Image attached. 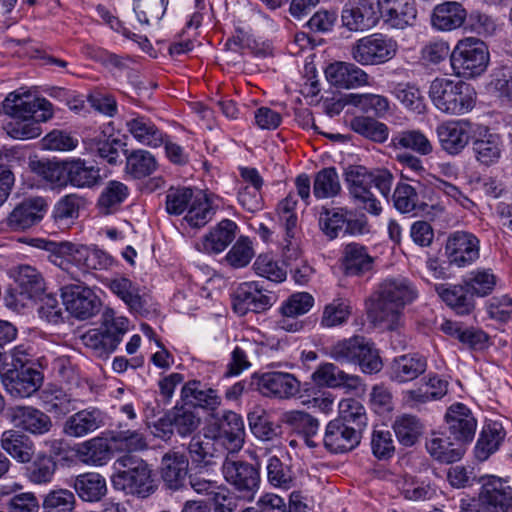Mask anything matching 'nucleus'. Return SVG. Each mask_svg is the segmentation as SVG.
<instances>
[{
  "label": "nucleus",
  "instance_id": "1",
  "mask_svg": "<svg viewBox=\"0 0 512 512\" xmlns=\"http://www.w3.org/2000/svg\"><path fill=\"white\" fill-rule=\"evenodd\" d=\"M417 297L418 291L409 279L385 278L369 298L368 316L387 330H398L403 325L405 307Z\"/></svg>",
  "mask_w": 512,
  "mask_h": 512
},
{
  "label": "nucleus",
  "instance_id": "2",
  "mask_svg": "<svg viewBox=\"0 0 512 512\" xmlns=\"http://www.w3.org/2000/svg\"><path fill=\"white\" fill-rule=\"evenodd\" d=\"M3 108L13 118L5 125L7 134L20 140L38 137L41 134L39 122H45L53 115L52 104L45 98L14 95L13 99H5Z\"/></svg>",
  "mask_w": 512,
  "mask_h": 512
},
{
  "label": "nucleus",
  "instance_id": "3",
  "mask_svg": "<svg viewBox=\"0 0 512 512\" xmlns=\"http://www.w3.org/2000/svg\"><path fill=\"white\" fill-rule=\"evenodd\" d=\"M116 463L123 470H119L111 477V483L115 490L140 499H146L156 492L157 481L150 465L145 460L132 455H124L119 457Z\"/></svg>",
  "mask_w": 512,
  "mask_h": 512
},
{
  "label": "nucleus",
  "instance_id": "4",
  "mask_svg": "<svg viewBox=\"0 0 512 512\" xmlns=\"http://www.w3.org/2000/svg\"><path fill=\"white\" fill-rule=\"evenodd\" d=\"M428 94L436 109L448 115H463L471 111L477 99L471 84L444 77H437L430 83Z\"/></svg>",
  "mask_w": 512,
  "mask_h": 512
},
{
  "label": "nucleus",
  "instance_id": "5",
  "mask_svg": "<svg viewBox=\"0 0 512 512\" xmlns=\"http://www.w3.org/2000/svg\"><path fill=\"white\" fill-rule=\"evenodd\" d=\"M25 356V352L16 347L10 368L1 373L2 384L13 398H28L37 392L43 383L42 372L25 359Z\"/></svg>",
  "mask_w": 512,
  "mask_h": 512
},
{
  "label": "nucleus",
  "instance_id": "6",
  "mask_svg": "<svg viewBox=\"0 0 512 512\" xmlns=\"http://www.w3.org/2000/svg\"><path fill=\"white\" fill-rule=\"evenodd\" d=\"M329 355L341 364H357L367 374L378 373L383 367L373 343L359 335L337 341L330 347Z\"/></svg>",
  "mask_w": 512,
  "mask_h": 512
},
{
  "label": "nucleus",
  "instance_id": "7",
  "mask_svg": "<svg viewBox=\"0 0 512 512\" xmlns=\"http://www.w3.org/2000/svg\"><path fill=\"white\" fill-rule=\"evenodd\" d=\"M487 45L476 37L457 42L450 54V65L457 77L472 79L482 75L489 64Z\"/></svg>",
  "mask_w": 512,
  "mask_h": 512
},
{
  "label": "nucleus",
  "instance_id": "8",
  "mask_svg": "<svg viewBox=\"0 0 512 512\" xmlns=\"http://www.w3.org/2000/svg\"><path fill=\"white\" fill-rule=\"evenodd\" d=\"M128 324L126 317L116 316L113 310L108 309L103 314L102 327L87 331L82 336V341L96 357L106 358L122 341L128 331Z\"/></svg>",
  "mask_w": 512,
  "mask_h": 512
},
{
  "label": "nucleus",
  "instance_id": "9",
  "mask_svg": "<svg viewBox=\"0 0 512 512\" xmlns=\"http://www.w3.org/2000/svg\"><path fill=\"white\" fill-rule=\"evenodd\" d=\"M226 482L237 492L238 497L252 501L260 487L259 467L245 460L227 455L222 463Z\"/></svg>",
  "mask_w": 512,
  "mask_h": 512
},
{
  "label": "nucleus",
  "instance_id": "10",
  "mask_svg": "<svg viewBox=\"0 0 512 512\" xmlns=\"http://www.w3.org/2000/svg\"><path fill=\"white\" fill-rule=\"evenodd\" d=\"M398 51L396 40L382 33L358 39L352 46L353 59L361 65H379L395 57Z\"/></svg>",
  "mask_w": 512,
  "mask_h": 512
},
{
  "label": "nucleus",
  "instance_id": "11",
  "mask_svg": "<svg viewBox=\"0 0 512 512\" xmlns=\"http://www.w3.org/2000/svg\"><path fill=\"white\" fill-rule=\"evenodd\" d=\"M213 419V422L209 423L206 428L229 454L240 451L245 439L242 417L234 411L227 410L213 415Z\"/></svg>",
  "mask_w": 512,
  "mask_h": 512
},
{
  "label": "nucleus",
  "instance_id": "12",
  "mask_svg": "<svg viewBox=\"0 0 512 512\" xmlns=\"http://www.w3.org/2000/svg\"><path fill=\"white\" fill-rule=\"evenodd\" d=\"M61 296L66 310L80 320L95 316L102 306L96 293L82 284L64 285L61 288Z\"/></svg>",
  "mask_w": 512,
  "mask_h": 512
},
{
  "label": "nucleus",
  "instance_id": "13",
  "mask_svg": "<svg viewBox=\"0 0 512 512\" xmlns=\"http://www.w3.org/2000/svg\"><path fill=\"white\" fill-rule=\"evenodd\" d=\"M345 181L355 203L373 215L382 211L380 202L371 192V177L369 170L364 166H349L345 170Z\"/></svg>",
  "mask_w": 512,
  "mask_h": 512
},
{
  "label": "nucleus",
  "instance_id": "14",
  "mask_svg": "<svg viewBox=\"0 0 512 512\" xmlns=\"http://www.w3.org/2000/svg\"><path fill=\"white\" fill-rule=\"evenodd\" d=\"M445 256L450 265L469 266L480 256V241L470 232L456 231L446 240Z\"/></svg>",
  "mask_w": 512,
  "mask_h": 512
},
{
  "label": "nucleus",
  "instance_id": "15",
  "mask_svg": "<svg viewBox=\"0 0 512 512\" xmlns=\"http://www.w3.org/2000/svg\"><path fill=\"white\" fill-rule=\"evenodd\" d=\"M51 249L69 254L71 261L84 271L106 270L113 265V258L95 247L64 241L61 244H52Z\"/></svg>",
  "mask_w": 512,
  "mask_h": 512
},
{
  "label": "nucleus",
  "instance_id": "16",
  "mask_svg": "<svg viewBox=\"0 0 512 512\" xmlns=\"http://www.w3.org/2000/svg\"><path fill=\"white\" fill-rule=\"evenodd\" d=\"M362 432L341 419L330 420L323 436V446L331 454H343L354 450L361 442Z\"/></svg>",
  "mask_w": 512,
  "mask_h": 512
},
{
  "label": "nucleus",
  "instance_id": "17",
  "mask_svg": "<svg viewBox=\"0 0 512 512\" xmlns=\"http://www.w3.org/2000/svg\"><path fill=\"white\" fill-rule=\"evenodd\" d=\"M48 210V203L43 197L24 199L8 214L6 226L14 232L30 229L39 224Z\"/></svg>",
  "mask_w": 512,
  "mask_h": 512
},
{
  "label": "nucleus",
  "instance_id": "18",
  "mask_svg": "<svg viewBox=\"0 0 512 512\" xmlns=\"http://www.w3.org/2000/svg\"><path fill=\"white\" fill-rule=\"evenodd\" d=\"M341 20L350 31H365L379 21V7L375 0H348L344 5Z\"/></svg>",
  "mask_w": 512,
  "mask_h": 512
},
{
  "label": "nucleus",
  "instance_id": "19",
  "mask_svg": "<svg viewBox=\"0 0 512 512\" xmlns=\"http://www.w3.org/2000/svg\"><path fill=\"white\" fill-rule=\"evenodd\" d=\"M275 301L271 293H265L259 282H245L237 288L233 308L239 315H245L248 312L260 313L269 309Z\"/></svg>",
  "mask_w": 512,
  "mask_h": 512
},
{
  "label": "nucleus",
  "instance_id": "20",
  "mask_svg": "<svg viewBox=\"0 0 512 512\" xmlns=\"http://www.w3.org/2000/svg\"><path fill=\"white\" fill-rule=\"evenodd\" d=\"M479 481H482L479 501L489 512H512V488L504 480L486 475Z\"/></svg>",
  "mask_w": 512,
  "mask_h": 512
},
{
  "label": "nucleus",
  "instance_id": "21",
  "mask_svg": "<svg viewBox=\"0 0 512 512\" xmlns=\"http://www.w3.org/2000/svg\"><path fill=\"white\" fill-rule=\"evenodd\" d=\"M254 379L257 390L266 397L290 399L300 392V381L290 373L266 372Z\"/></svg>",
  "mask_w": 512,
  "mask_h": 512
},
{
  "label": "nucleus",
  "instance_id": "22",
  "mask_svg": "<svg viewBox=\"0 0 512 512\" xmlns=\"http://www.w3.org/2000/svg\"><path fill=\"white\" fill-rule=\"evenodd\" d=\"M447 431L462 445L471 442L475 436L477 420L471 410L462 403L452 404L445 414Z\"/></svg>",
  "mask_w": 512,
  "mask_h": 512
},
{
  "label": "nucleus",
  "instance_id": "23",
  "mask_svg": "<svg viewBox=\"0 0 512 512\" xmlns=\"http://www.w3.org/2000/svg\"><path fill=\"white\" fill-rule=\"evenodd\" d=\"M471 123L468 120L446 121L438 125L436 134L441 148L449 155L460 154L470 141Z\"/></svg>",
  "mask_w": 512,
  "mask_h": 512
},
{
  "label": "nucleus",
  "instance_id": "24",
  "mask_svg": "<svg viewBox=\"0 0 512 512\" xmlns=\"http://www.w3.org/2000/svg\"><path fill=\"white\" fill-rule=\"evenodd\" d=\"M187 449L192 464L200 468L214 465L215 460L226 451L206 427L203 435L191 438Z\"/></svg>",
  "mask_w": 512,
  "mask_h": 512
},
{
  "label": "nucleus",
  "instance_id": "25",
  "mask_svg": "<svg viewBox=\"0 0 512 512\" xmlns=\"http://www.w3.org/2000/svg\"><path fill=\"white\" fill-rule=\"evenodd\" d=\"M110 130H113L112 122H109L102 130L94 131L93 134L85 137L83 143L90 153L114 165L118 162L119 149L123 143L109 134Z\"/></svg>",
  "mask_w": 512,
  "mask_h": 512
},
{
  "label": "nucleus",
  "instance_id": "26",
  "mask_svg": "<svg viewBox=\"0 0 512 512\" xmlns=\"http://www.w3.org/2000/svg\"><path fill=\"white\" fill-rule=\"evenodd\" d=\"M380 13L393 28L414 25L417 17L415 0H378Z\"/></svg>",
  "mask_w": 512,
  "mask_h": 512
},
{
  "label": "nucleus",
  "instance_id": "27",
  "mask_svg": "<svg viewBox=\"0 0 512 512\" xmlns=\"http://www.w3.org/2000/svg\"><path fill=\"white\" fill-rule=\"evenodd\" d=\"M105 424L104 413L95 407H89L71 415L64 423L63 431L70 437H84L95 432Z\"/></svg>",
  "mask_w": 512,
  "mask_h": 512
},
{
  "label": "nucleus",
  "instance_id": "28",
  "mask_svg": "<svg viewBox=\"0 0 512 512\" xmlns=\"http://www.w3.org/2000/svg\"><path fill=\"white\" fill-rule=\"evenodd\" d=\"M472 151L480 165L489 167L498 163L503 152L501 136L485 127L483 132L473 138Z\"/></svg>",
  "mask_w": 512,
  "mask_h": 512
},
{
  "label": "nucleus",
  "instance_id": "29",
  "mask_svg": "<svg viewBox=\"0 0 512 512\" xmlns=\"http://www.w3.org/2000/svg\"><path fill=\"white\" fill-rule=\"evenodd\" d=\"M325 76L328 82L338 88H354L368 83L369 76L353 63L335 62L327 66Z\"/></svg>",
  "mask_w": 512,
  "mask_h": 512
},
{
  "label": "nucleus",
  "instance_id": "30",
  "mask_svg": "<svg viewBox=\"0 0 512 512\" xmlns=\"http://www.w3.org/2000/svg\"><path fill=\"white\" fill-rule=\"evenodd\" d=\"M14 425L34 435H42L50 431L52 421L41 410L32 406H15L11 410Z\"/></svg>",
  "mask_w": 512,
  "mask_h": 512
},
{
  "label": "nucleus",
  "instance_id": "31",
  "mask_svg": "<svg viewBox=\"0 0 512 512\" xmlns=\"http://www.w3.org/2000/svg\"><path fill=\"white\" fill-rule=\"evenodd\" d=\"M127 131L140 144L151 148H158L165 142V134L148 117L133 114L126 120Z\"/></svg>",
  "mask_w": 512,
  "mask_h": 512
},
{
  "label": "nucleus",
  "instance_id": "32",
  "mask_svg": "<svg viewBox=\"0 0 512 512\" xmlns=\"http://www.w3.org/2000/svg\"><path fill=\"white\" fill-rule=\"evenodd\" d=\"M428 453L442 463H453L460 460L465 452L464 445L445 433H433L426 442Z\"/></svg>",
  "mask_w": 512,
  "mask_h": 512
},
{
  "label": "nucleus",
  "instance_id": "33",
  "mask_svg": "<svg viewBox=\"0 0 512 512\" xmlns=\"http://www.w3.org/2000/svg\"><path fill=\"white\" fill-rule=\"evenodd\" d=\"M427 369L424 356L413 353L396 357L390 366V378L398 383H406L418 378Z\"/></svg>",
  "mask_w": 512,
  "mask_h": 512
},
{
  "label": "nucleus",
  "instance_id": "34",
  "mask_svg": "<svg viewBox=\"0 0 512 512\" xmlns=\"http://www.w3.org/2000/svg\"><path fill=\"white\" fill-rule=\"evenodd\" d=\"M466 18L467 12L461 3L447 1L433 9L431 23L439 31H452L461 27Z\"/></svg>",
  "mask_w": 512,
  "mask_h": 512
},
{
  "label": "nucleus",
  "instance_id": "35",
  "mask_svg": "<svg viewBox=\"0 0 512 512\" xmlns=\"http://www.w3.org/2000/svg\"><path fill=\"white\" fill-rule=\"evenodd\" d=\"M161 477L169 489H179L187 476L188 459L180 452L169 451L162 457Z\"/></svg>",
  "mask_w": 512,
  "mask_h": 512
},
{
  "label": "nucleus",
  "instance_id": "36",
  "mask_svg": "<svg viewBox=\"0 0 512 512\" xmlns=\"http://www.w3.org/2000/svg\"><path fill=\"white\" fill-rule=\"evenodd\" d=\"M374 258L368 248L360 243L351 242L344 247L342 265L349 276H360L372 270Z\"/></svg>",
  "mask_w": 512,
  "mask_h": 512
},
{
  "label": "nucleus",
  "instance_id": "37",
  "mask_svg": "<svg viewBox=\"0 0 512 512\" xmlns=\"http://www.w3.org/2000/svg\"><path fill=\"white\" fill-rule=\"evenodd\" d=\"M181 399L185 405L210 411H215L221 403V399L214 389L206 388L197 380H191L184 384L181 389Z\"/></svg>",
  "mask_w": 512,
  "mask_h": 512
},
{
  "label": "nucleus",
  "instance_id": "38",
  "mask_svg": "<svg viewBox=\"0 0 512 512\" xmlns=\"http://www.w3.org/2000/svg\"><path fill=\"white\" fill-rule=\"evenodd\" d=\"M313 381L320 386L331 388L345 387L349 390H357L360 386V378L345 373L333 363L321 364L312 374Z\"/></svg>",
  "mask_w": 512,
  "mask_h": 512
},
{
  "label": "nucleus",
  "instance_id": "39",
  "mask_svg": "<svg viewBox=\"0 0 512 512\" xmlns=\"http://www.w3.org/2000/svg\"><path fill=\"white\" fill-rule=\"evenodd\" d=\"M238 226L230 219H223L202 239V249L207 253L223 252L236 238Z\"/></svg>",
  "mask_w": 512,
  "mask_h": 512
},
{
  "label": "nucleus",
  "instance_id": "40",
  "mask_svg": "<svg viewBox=\"0 0 512 512\" xmlns=\"http://www.w3.org/2000/svg\"><path fill=\"white\" fill-rule=\"evenodd\" d=\"M1 448L19 463H28L34 454V444L25 434L17 430H6L0 438Z\"/></svg>",
  "mask_w": 512,
  "mask_h": 512
},
{
  "label": "nucleus",
  "instance_id": "41",
  "mask_svg": "<svg viewBox=\"0 0 512 512\" xmlns=\"http://www.w3.org/2000/svg\"><path fill=\"white\" fill-rule=\"evenodd\" d=\"M75 453L81 462L91 466H103L112 457L108 439L99 436L78 444Z\"/></svg>",
  "mask_w": 512,
  "mask_h": 512
},
{
  "label": "nucleus",
  "instance_id": "42",
  "mask_svg": "<svg viewBox=\"0 0 512 512\" xmlns=\"http://www.w3.org/2000/svg\"><path fill=\"white\" fill-rule=\"evenodd\" d=\"M435 291L439 297L459 315H467L474 310V298L464 284H438L435 286Z\"/></svg>",
  "mask_w": 512,
  "mask_h": 512
},
{
  "label": "nucleus",
  "instance_id": "43",
  "mask_svg": "<svg viewBox=\"0 0 512 512\" xmlns=\"http://www.w3.org/2000/svg\"><path fill=\"white\" fill-rule=\"evenodd\" d=\"M73 488L77 495L86 502H98L107 493L105 478L95 472L78 475L74 480Z\"/></svg>",
  "mask_w": 512,
  "mask_h": 512
},
{
  "label": "nucleus",
  "instance_id": "44",
  "mask_svg": "<svg viewBox=\"0 0 512 512\" xmlns=\"http://www.w3.org/2000/svg\"><path fill=\"white\" fill-rule=\"evenodd\" d=\"M106 286L119 297L131 311L139 312L144 308V302L138 287L127 277L116 276L107 279Z\"/></svg>",
  "mask_w": 512,
  "mask_h": 512
},
{
  "label": "nucleus",
  "instance_id": "45",
  "mask_svg": "<svg viewBox=\"0 0 512 512\" xmlns=\"http://www.w3.org/2000/svg\"><path fill=\"white\" fill-rule=\"evenodd\" d=\"M505 430L501 424L492 422L486 424L475 446V455L478 460L485 461L488 457L498 450L500 444L505 438Z\"/></svg>",
  "mask_w": 512,
  "mask_h": 512
},
{
  "label": "nucleus",
  "instance_id": "46",
  "mask_svg": "<svg viewBox=\"0 0 512 512\" xmlns=\"http://www.w3.org/2000/svg\"><path fill=\"white\" fill-rule=\"evenodd\" d=\"M43 408L55 415H65L74 409L73 399L64 389L47 385L39 395Z\"/></svg>",
  "mask_w": 512,
  "mask_h": 512
},
{
  "label": "nucleus",
  "instance_id": "47",
  "mask_svg": "<svg viewBox=\"0 0 512 512\" xmlns=\"http://www.w3.org/2000/svg\"><path fill=\"white\" fill-rule=\"evenodd\" d=\"M391 146L395 149L412 150L420 155H429L433 145L420 130H404L391 137Z\"/></svg>",
  "mask_w": 512,
  "mask_h": 512
},
{
  "label": "nucleus",
  "instance_id": "48",
  "mask_svg": "<svg viewBox=\"0 0 512 512\" xmlns=\"http://www.w3.org/2000/svg\"><path fill=\"white\" fill-rule=\"evenodd\" d=\"M25 468L27 479L37 485L48 484L52 481L57 469V462L45 453H39Z\"/></svg>",
  "mask_w": 512,
  "mask_h": 512
},
{
  "label": "nucleus",
  "instance_id": "49",
  "mask_svg": "<svg viewBox=\"0 0 512 512\" xmlns=\"http://www.w3.org/2000/svg\"><path fill=\"white\" fill-rule=\"evenodd\" d=\"M169 424L179 436L185 438L198 430L201 418L191 407L175 406L169 413Z\"/></svg>",
  "mask_w": 512,
  "mask_h": 512
},
{
  "label": "nucleus",
  "instance_id": "50",
  "mask_svg": "<svg viewBox=\"0 0 512 512\" xmlns=\"http://www.w3.org/2000/svg\"><path fill=\"white\" fill-rule=\"evenodd\" d=\"M20 157L13 149L0 151V206L7 200L14 186L13 169L19 165Z\"/></svg>",
  "mask_w": 512,
  "mask_h": 512
},
{
  "label": "nucleus",
  "instance_id": "51",
  "mask_svg": "<svg viewBox=\"0 0 512 512\" xmlns=\"http://www.w3.org/2000/svg\"><path fill=\"white\" fill-rule=\"evenodd\" d=\"M349 126L355 133L376 143H384L389 137L388 126L372 117L355 116Z\"/></svg>",
  "mask_w": 512,
  "mask_h": 512
},
{
  "label": "nucleus",
  "instance_id": "52",
  "mask_svg": "<svg viewBox=\"0 0 512 512\" xmlns=\"http://www.w3.org/2000/svg\"><path fill=\"white\" fill-rule=\"evenodd\" d=\"M66 171L69 183L78 188H90L101 179L99 169L94 166H88L81 159L68 162Z\"/></svg>",
  "mask_w": 512,
  "mask_h": 512
},
{
  "label": "nucleus",
  "instance_id": "53",
  "mask_svg": "<svg viewBox=\"0 0 512 512\" xmlns=\"http://www.w3.org/2000/svg\"><path fill=\"white\" fill-rule=\"evenodd\" d=\"M15 281L20 293L31 299L40 296L45 290V281L41 273L30 265H20L17 268Z\"/></svg>",
  "mask_w": 512,
  "mask_h": 512
},
{
  "label": "nucleus",
  "instance_id": "54",
  "mask_svg": "<svg viewBox=\"0 0 512 512\" xmlns=\"http://www.w3.org/2000/svg\"><path fill=\"white\" fill-rule=\"evenodd\" d=\"M86 206L84 197L72 193L61 197L54 205L52 218L57 224H67L79 217V212Z\"/></svg>",
  "mask_w": 512,
  "mask_h": 512
},
{
  "label": "nucleus",
  "instance_id": "55",
  "mask_svg": "<svg viewBox=\"0 0 512 512\" xmlns=\"http://www.w3.org/2000/svg\"><path fill=\"white\" fill-rule=\"evenodd\" d=\"M128 196V188L119 181H109L102 190L97 206L104 215L116 212Z\"/></svg>",
  "mask_w": 512,
  "mask_h": 512
},
{
  "label": "nucleus",
  "instance_id": "56",
  "mask_svg": "<svg viewBox=\"0 0 512 512\" xmlns=\"http://www.w3.org/2000/svg\"><path fill=\"white\" fill-rule=\"evenodd\" d=\"M215 210L208 197L198 191L191 201L184 220L193 228L204 227L214 216Z\"/></svg>",
  "mask_w": 512,
  "mask_h": 512
},
{
  "label": "nucleus",
  "instance_id": "57",
  "mask_svg": "<svg viewBox=\"0 0 512 512\" xmlns=\"http://www.w3.org/2000/svg\"><path fill=\"white\" fill-rule=\"evenodd\" d=\"M110 440L129 452L143 451L148 448L144 433L140 429H130L125 423H119L111 432Z\"/></svg>",
  "mask_w": 512,
  "mask_h": 512
},
{
  "label": "nucleus",
  "instance_id": "58",
  "mask_svg": "<svg viewBox=\"0 0 512 512\" xmlns=\"http://www.w3.org/2000/svg\"><path fill=\"white\" fill-rule=\"evenodd\" d=\"M395 435L403 446H413L423 432L421 421L414 415L403 414L396 417L393 423Z\"/></svg>",
  "mask_w": 512,
  "mask_h": 512
},
{
  "label": "nucleus",
  "instance_id": "59",
  "mask_svg": "<svg viewBox=\"0 0 512 512\" xmlns=\"http://www.w3.org/2000/svg\"><path fill=\"white\" fill-rule=\"evenodd\" d=\"M497 278L490 269H476L468 273L463 279L469 293L478 297H485L492 293L496 286Z\"/></svg>",
  "mask_w": 512,
  "mask_h": 512
},
{
  "label": "nucleus",
  "instance_id": "60",
  "mask_svg": "<svg viewBox=\"0 0 512 512\" xmlns=\"http://www.w3.org/2000/svg\"><path fill=\"white\" fill-rule=\"evenodd\" d=\"M126 154V171L136 179L152 174L157 167L155 157L148 151L138 149Z\"/></svg>",
  "mask_w": 512,
  "mask_h": 512
},
{
  "label": "nucleus",
  "instance_id": "61",
  "mask_svg": "<svg viewBox=\"0 0 512 512\" xmlns=\"http://www.w3.org/2000/svg\"><path fill=\"white\" fill-rule=\"evenodd\" d=\"M341 184L334 167L323 168L314 177L313 194L317 199L332 198L339 194Z\"/></svg>",
  "mask_w": 512,
  "mask_h": 512
},
{
  "label": "nucleus",
  "instance_id": "62",
  "mask_svg": "<svg viewBox=\"0 0 512 512\" xmlns=\"http://www.w3.org/2000/svg\"><path fill=\"white\" fill-rule=\"evenodd\" d=\"M392 200L394 207L403 214L424 211L426 208V204L419 201L416 188L407 183L397 184L392 195Z\"/></svg>",
  "mask_w": 512,
  "mask_h": 512
},
{
  "label": "nucleus",
  "instance_id": "63",
  "mask_svg": "<svg viewBox=\"0 0 512 512\" xmlns=\"http://www.w3.org/2000/svg\"><path fill=\"white\" fill-rule=\"evenodd\" d=\"M266 469L268 482L273 487L288 490L294 486L296 478L291 467L277 456L268 459Z\"/></svg>",
  "mask_w": 512,
  "mask_h": 512
},
{
  "label": "nucleus",
  "instance_id": "64",
  "mask_svg": "<svg viewBox=\"0 0 512 512\" xmlns=\"http://www.w3.org/2000/svg\"><path fill=\"white\" fill-rule=\"evenodd\" d=\"M349 214L350 212L345 208H334L332 210L323 208L319 217L321 230L329 239H335L339 232L345 229Z\"/></svg>",
  "mask_w": 512,
  "mask_h": 512
}]
</instances>
